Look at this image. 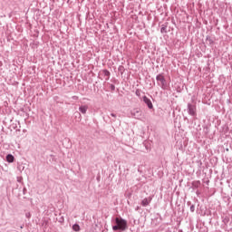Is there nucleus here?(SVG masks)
Returning <instances> with one entry per match:
<instances>
[{"label":"nucleus","instance_id":"obj_11","mask_svg":"<svg viewBox=\"0 0 232 232\" xmlns=\"http://www.w3.org/2000/svg\"><path fill=\"white\" fill-rule=\"evenodd\" d=\"M104 73H105V75H106L107 77H109V76H110V72H108V71H104Z\"/></svg>","mask_w":232,"mask_h":232},{"label":"nucleus","instance_id":"obj_6","mask_svg":"<svg viewBox=\"0 0 232 232\" xmlns=\"http://www.w3.org/2000/svg\"><path fill=\"white\" fill-rule=\"evenodd\" d=\"M79 110H80V111L82 112V113H86V111H88V106H86V105H84V106H81L80 108H79Z\"/></svg>","mask_w":232,"mask_h":232},{"label":"nucleus","instance_id":"obj_9","mask_svg":"<svg viewBox=\"0 0 232 232\" xmlns=\"http://www.w3.org/2000/svg\"><path fill=\"white\" fill-rule=\"evenodd\" d=\"M161 34H167L168 33V26L162 25L160 29Z\"/></svg>","mask_w":232,"mask_h":232},{"label":"nucleus","instance_id":"obj_5","mask_svg":"<svg viewBox=\"0 0 232 232\" xmlns=\"http://www.w3.org/2000/svg\"><path fill=\"white\" fill-rule=\"evenodd\" d=\"M144 102L149 106V108H153V104L151 103V101L148 99L147 97H144Z\"/></svg>","mask_w":232,"mask_h":232},{"label":"nucleus","instance_id":"obj_3","mask_svg":"<svg viewBox=\"0 0 232 232\" xmlns=\"http://www.w3.org/2000/svg\"><path fill=\"white\" fill-rule=\"evenodd\" d=\"M150 202H151V198H145L142 199V201H141V206H143L144 208H146V206H150Z\"/></svg>","mask_w":232,"mask_h":232},{"label":"nucleus","instance_id":"obj_2","mask_svg":"<svg viewBox=\"0 0 232 232\" xmlns=\"http://www.w3.org/2000/svg\"><path fill=\"white\" fill-rule=\"evenodd\" d=\"M156 80L158 81V84H160V86H162V88H166V79L164 78V75L159 74L156 77Z\"/></svg>","mask_w":232,"mask_h":232},{"label":"nucleus","instance_id":"obj_7","mask_svg":"<svg viewBox=\"0 0 232 232\" xmlns=\"http://www.w3.org/2000/svg\"><path fill=\"white\" fill-rule=\"evenodd\" d=\"M72 229H73V231L79 232V231H81V227L78 224H74L72 226Z\"/></svg>","mask_w":232,"mask_h":232},{"label":"nucleus","instance_id":"obj_8","mask_svg":"<svg viewBox=\"0 0 232 232\" xmlns=\"http://www.w3.org/2000/svg\"><path fill=\"white\" fill-rule=\"evenodd\" d=\"M7 162H14V156L12 154H9L6 156Z\"/></svg>","mask_w":232,"mask_h":232},{"label":"nucleus","instance_id":"obj_4","mask_svg":"<svg viewBox=\"0 0 232 232\" xmlns=\"http://www.w3.org/2000/svg\"><path fill=\"white\" fill-rule=\"evenodd\" d=\"M188 113H189L190 115H196V113H197V108H195L194 106L189 105V106H188Z\"/></svg>","mask_w":232,"mask_h":232},{"label":"nucleus","instance_id":"obj_10","mask_svg":"<svg viewBox=\"0 0 232 232\" xmlns=\"http://www.w3.org/2000/svg\"><path fill=\"white\" fill-rule=\"evenodd\" d=\"M190 211H191L192 213L195 211V205H192V206L190 207Z\"/></svg>","mask_w":232,"mask_h":232},{"label":"nucleus","instance_id":"obj_12","mask_svg":"<svg viewBox=\"0 0 232 232\" xmlns=\"http://www.w3.org/2000/svg\"><path fill=\"white\" fill-rule=\"evenodd\" d=\"M111 117H115V114H113V113H111Z\"/></svg>","mask_w":232,"mask_h":232},{"label":"nucleus","instance_id":"obj_1","mask_svg":"<svg viewBox=\"0 0 232 232\" xmlns=\"http://www.w3.org/2000/svg\"><path fill=\"white\" fill-rule=\"evenodd\" d=\"M115 222L117 225L112 227L113 231H119V229H121V231H126V229L128 228V221H126L125 219L116 218Z\"/></svg>","mask_w":232,"mask_h":232}]
</instances>
